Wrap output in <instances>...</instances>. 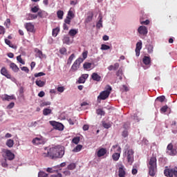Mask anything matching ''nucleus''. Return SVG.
<instances>
[{"label":"nucleus","instance_id":"f257e3e1","mask_svg":"<svg viewBox=\"0 0 177 177\" xmlns=\"http://www.w3.org/2000/svg\"><path fill=\"white\" fill-rule=\"evenodd\" d=\"M64 156V148L62 146L57 145L49 149L47 153H43L41 157L44 158H62Z\"/></svg>","mask_w":177,"mask_h":177},{"label":"nucleus","instance_id":"f03ea898","mask_svg":"<svg viewBox=\"0 0 177 177\" xmlns=\"http://www.w3.org/2000/svg\"><path fill=\"white\" fill-rule=\"evenodd\" d=\"M106 91H102L97 97L98 100H106L111 93L112 88L110 85H106L105 87Z\"/></svg>","mask_w":177,"mask_h":177},{"label":"nucleus","instance_id":"7ed1b4c3","mask_svg":"<svg viewBox=\"0 0 177 177\" xmlns=\"http://www.w3.org/2000/svg\"><path fill=\"white\" fill-rule=\"evenodd\" d=\"M164 175L166 177H177V170L175 168L166 166L164 170Z\"/></svg>","mask_w":177,"mask_h":177},{"label":"nucleus","instance_id":"20e7f679","mask_svg":"<svg viewBox=\"0 0 177 177\" xmlns=\"http://www.w3.org/2000/svg\"><path fill=\"white\" fill-rule=\"evenodd\" d=\"M133 154H135V151L133 149H126L124 151V156L127 157V160L129 164H132L134 160Z\"/></svg>","mask_w":177,"mask_h":177},{"label":"nucleus","instance_id":"39448f33","mask_svg":"<svg viewBox=\"0 0 177 177\" xmlns=\"http://www.w3.org/2000/svg\"><path fill=\"white\" fill-rule=\"evenodd\" d=\"M84 62V59L81 57L77 58L72 65L71 68V71L73 73L77 71L80 68V66H81V63Z\"/></svg>","mask_w":177,"mask_h":177},{"label":"nucleus","instance_id":"423d86ee","mask_svg":"<svg viewBox=\"0 0 177 177\" xmlns=\"http://www.w3.org/2000/svg\"><path fill=\"white\" fill-rule=\"evenodd\" d=\"M75 17V15L74 14L73 10L70 9V10L68 12L66 18L64 19V23H66V24H71V20H73V19H74Z\"/></svg>","mask_w":177,"mask_h":177},{"label":"nucleus","instance_id":"0eeeda50","mask_svg":"<svg viewBox=\"0 0 177 177\" xmlns=\"http://www.w3.org/2000/svg\"><path fill=\"white\" fill-rule=\"evenodd\" d=\"M50 125L53 127L55 129H57L58 131H63L64 126L63 124L60 122H57L56 121H50Z\"/></svg>","mask_w":177,"mask_h":177},{"label":"nucleus","instance_id":"6e6552de","mask_svg":"<svg viewBox=\"0 0 177 177\" xmlns=\"http://www.w3.org/2000/svg\"><path fill=\"white\" fill-rule=\"evenodd\" d=\"M167 153L169 156H175L177 153L176 148L174 147L172 143H169L167 147Z\"/></svg>","mask_w":177,"mask_h":177},{"label":"nucleus","instance_id":"1a4fd4ad","mask_svg":"<svg viewBox=\"0 0 177 177\" xmlns=\"http://www.w3.org/2000/svg\"><path fill=\"white\" fill-rule=\"evenodd\" d=\"M4 153L6 154V158L7 160H8L9 161H12V160H15V153H13L11 150L6 149Z\"/></svg>","mask_w":177,"mask_h":177},{"label":"nucleus","instance_id":"9d476101","mask_svg":"<svg viewBox=\"0 0 177 177\" xmlns=\"http://www.w3.org/2000/svg\"><path fill=\"white\" fill-rule=\"evenodd\" d=\"M95 154L98 158L103 157L107 154V149L105 148H100L98 151L95 152Z\"/></svg>","mask_w":177,"mask_h":177},{"label":"nucleus","instance_id":"9b49d317","mask_svg":"<svg viewBox=\"0 0 177 177\" xmlns=\"http://www.w3.org/2000/svg\"><path fill=\"white\" fill-rule=\"evenodd\" d=\"M1 75H3L4 77H6V78H8V80L12 79V75H10V73H9V71H8V70L5 67H3L1 69Z\"/></svg>","mask_w":177,"mask_h":177},{"label":"nucleus","instance_id":"f8f14e48","mask_svg":"<svg viewBox=\"0 0 177 177\" xmlns=\"http://www.w3.org/2000/svg\"><path fill=\"white\" fill-rule=\"evenodd\" d=\"M147 167H157V158L156 156H152L150 158Z\"/></svg>","mask_w":177,"mask_h":177},{"label":"nucleus","instance_id":"ddd939ff","mask_svg":"<svg viewBox=\"0 0 177 177\" xmlns=\"http://www.w3.org/2000/svg\"><path fill=\"white\" fill-rule=\"evenodd\" d=\"M142 49V41H138L136 47V56H140V50Z\"/></svg>","mask_w":177,"mask_h":177},{"label":"nucleus","instance_id":"4468645a","mask_svg":"<svg viewBox=\"0 0 177 177\" xmlns=\"http://www.w3.org/2000/svg\"><path fill=\"white\" fill-rule=\"evenodd\" d=\"M138 31L140 35H147V28L146 26H141L138 28Z\"/></svg>","mask_w":177,"mask_h":177},{"label":"nucleus","instance_id":"2eb2a0df","mask_svg":"<svg viewBox=\"0 0 177 177\" xmlns=\"http://www.w3.org/2000/svg\"><path fill=\"white\" fill-rule=\"evenodd\" d=\"M149 174L150 176H156L157 174V167H148Z\"/></svg>","mask_w":177,"mask_h":177},{"label":"nucleus","instance_id":"dca6fc26","mask_svg":"<svg viewBox=\"0 0 177 177\" xmlns=\"http://www.w3.org/2000/svg\"><path fill=\"white\" fill-rule=\"evenodd\" d=\"M25 28H26L27 31H28L29 32H34L35 31V27L32 23H26L25 24Z\"/></svg>","mask_w":177,"mask_h":177},{"label":"nucleus","instance_id":"f3484780","mask_svg":"<svg viewBox=\"0 0 177 177\" xmlns=\"http://www.w3.org/2000/svg\"><path fill=\"white\" fill-rule=\"evenodd\" d=\"M89 77L88 74H83L82 75L78 80L79 84H85V81H86L87 78Z\"/></svg>","mask_w":177,"mask_h":177},{"label":"nucleus","instance_id":"a211bd4d","mask_svg":"<svg viewBox=\"0 0 177 177\" xmlns=\"http://www.w3.org/2000/svg\"><path fill=\"white\" fill-rule=\"evenodd\" d=\"M91 78L93 81H96L97 82H100V81H102V77L97 73H93Z\"/></svg>","mask_w":177,"mask_h":177},{"label":"nucleus","instance_id":"6ab92c4d","mask_svg":"<svg viewBox=\"0 0 177 177\" xmlns=\"http://www.w3.org/2000/svg\"><path fill=\"white\" fill-rule=\"evenodd\" d=\"M32 143H33V145H45V141H44L42 140V138H35V139L32 140Z\"/></svg>","mask_w":177,"mask_h":177},{"label":"nucleus","instance_id":"aec40b11","mask_svg":"<svg viewBox=\"0 0 177 177\" xmlns=\"http://www.w3.org/2000/svg\"><path fill=\"white\" fill-rule=\"evenodd\" d=\"M126 172H125V169L124 168V166H121L119 167L118 170V176L119 177H125Z\"/></svg>","mask_w":177,"mask_h":177},{"label":"nucleus","instance_id":"412c9836","mask_svg":"<svg viewBox=\"0 0 177 177\" xmlns=\"http://www.w3.org/2000/svg\"><path fill=\"white\" fill-rule=\"evenodd\" d=\"M2 100H6L7 102H10V100H13L15 99V95H8V94H5L1 97Z\"/></svg>","mask_w":177,"mask_h":177},{"label":"nucleus","instance_id":"4be33fe9","mask_svg":"<svg viewBox=\"0 0 177 177\" xmlns=\"http://www.w3.org/2000/svg\"><path fill=\"white\" fill-rule=\"evenodd\" d=\"M142 62L144 64H145V66H149V64L151 63V59L150 57L145 56L142 59Z\"/></svg>","mask_w":177,"mask_h":177},{"label":"nucleus","instance_id":"5701e85b","mask_svg":"<svg viewBox=\"0 0 177 177\" xmlns=\"http://www.w3.org/2000/svg\"><path fill=\"white\" fill-rule=\"evenodd\" d=\"M10 68L12 70V71H14L15 73H19V70H20L19 68V66H17V65H16V64L12 62L10 64Z\"/></svg>","mask_w":177,"mask_h":177},{"label":"nucleus","instance_id":"b1692460","mask_svg":"<svg viewBox=\"0 0 177 177\" xmlns=\"http://www.w3.org/2000/svg\"><path fill=\"white\" fill-rule=\"evenodd\" d=\"M120 67V64L118 63H115L114 64V65H111L108 67V70H109V71H115L116 70H118V68Z\"/></svg>","mask_w":177,"mask_h":177},{"label":"nucleus","instance_id":"393cba45","mask_svg":"<svg viewBox=\"0 0 177 177\" xmlns=\"http://www.w3.org/2000/svg\"><path fill=\"white\" fill-rule=\"evenodd\" d=\"M35 84L37 86H39V88H42V87L45 86L46 82L41 80H37L35 82Z\"/></svg>","mask_w":177,"mask_h":177},{"label":"nucleus","instance_id":"a878e982","mask_svg":"<svg viewBox=\"0 0 177 177\" xmlns=\"http://www.w3.org/2000/svg\"><path fill=\"white\" fill-rule=\"evenodd\" d=\"M6 145V146H8V147H13V145H15V141L12 139H9L7 140Z\"/></svg>","mask_w":177,"mask_h":177},{"label":"nucleus","instance_id":"bb28decb","mask_svg":"<svg viewBox=\"0 0 177 177\" xmlns=\"http://www.w3.org/2000/svg\"><path fill=\"white\" fill-rule=\"evenodd\" d=\"M120 156H121V154H120V153H114L112 155V158H113V161H118V160H120Z\"/></svg>","mask_w":177,"mask_h":177},{"label":"nucleus","instance_id":"cd10ccee","mask_svg":"<svg viewBox=\"0 0 177 177\" xmlns=\"http://www.w3.org/2000/svg\"><path fill=\"white\" fill-rule=\"evenodd\" d=\"M37 17H38V15L35 14H28L27 15V20H35Z\"/></svg>","mask_w":177,"mask_h":177},{"label":"nucleus","instance_id":"c85d7f7f","mask_svg":"<svg viewBox=\"0 0 177 177\" xmlns=\"http://www.w3.org/2000/svg\"><path fill=\"white\" fill-rule=\"evenodd\" d=\"M49 114H52V109L49 108H46L43 110L44 115H49Z\"/></svg>","mask_w":177,"mask_h":177},{"label":"nucleus","instance_id":"c756f323","mask_svg":"<svg viewBox=\"0 0 177 177\" xmlns=\"http://www.w3.org/2000/svg\"><path fill=\"white\" fill-rule=\"evenodd\" d=\"M100 17V20L98 21V22L96 24V27L97 28H101V27H103V18H102V17Z\"/></svg>","mask_w":177,"mask_h":177},{"label":"nucleus","instance_id":"7c9ffc66","mask_svg":"<svg viewBox=\"0 0 177 177\" xmlns=\"http://www.w3.org/2000/svg\"><path fill=\"white\" fill-rule=\"evenodd\" d=\"M81 150H82V145H78L73 149V153H78L79 151H81Z\"/></svg>","mask_w":177,"mask_h":177},{"label":"nucleus","instance_id":"2f4dec72","mask_svg":"<svg viewBox=\"0 0 177 177\" xmlns=\"http://www.w3.org/2000/svg\"><path fill=\"white\" fill-rule=\"evenodd\" d=\"M68 34L71 37H74V36L77 35V34H78V30H77L75 29H71L69 30Z\"/></svg>","mask_w":177,"mask_h":177},{"label":"nucleus","instance_id":"473e14b6","mask_svg":"<svg viewBox=\"0 0 177 177\" xmlns=\"http://www.w3.org/2000/svg\"><path fill=\"white\" fill-rule=\"evenodd\" d=\"M74 57H75V55L71 54V55L68 57V59L67 60V64H68L70 66V64H71V63H73V60H74Z\"/></svg>","mask_w":177,"mask_h":177},{"label":"nucleus","instance_id":"72a5a7b5","mask_svg":"<svg viewBox=\"0 0 177 177\" xmlns=\"http://www.w3.org/2000/svg\"><path fill=\"white\" fill-rule=\"evenodd\" d=\"M59 31H60V29L59 28H55L53 29V32H52L53 37H57V34H59Z\"/></svg>","mask_w":177,"mask_h":177},{"label":"nucleus","instance_id":"f704fd0d","mask_svg":"<svg viewBox=\"0 0 177 177\" xmlns=\"http://www.w3.org/2000/svg\"><path fill=\"white\" fill-rule=\"evenodd\" d=\"M64 15V12L62 10H58L57 12V16L58 19H59L60 20H62V19H63Z\"/></svg>","mask_w":177,"mask_h":177},{"label":"nucleus","instance_id":"c9c22d12","mask_svg":"<svg viewBox=\"0 0 177 177\" xmlns=\"http://www.w3.org/2000/svg\"><path fill=\"white\" fill-rule=\"evenodd\" d=\"M37 16H39V17H40L41 19H44V17L46 16V12H45V11H39L37 12Z\"/></svg>","mask_w":177,"mask_h":177},{"label":"nucleus","instance_id":"e433bc0d","mask_svg":"<svg viewBox=\"0 0 177 177\" xmlns=\"http://www.w3.org/2000/svg\"><path fill=\"white\" fill-rule=\"evenodd\" d=\"M140 24H142L144 26H147V25L150 24V21L149 19L143 21V19L142 18H140Z\"/></svg>","mask_w":177,"mask_h":177},{"label":"nucleus","instance_id":"4c0bfd02","mask_svg":"<svg viewBox=\"0 0 177 177\" xmlns=\"http://www.w3.org/2000/svg\"><path fill=\"white\" fill-rule=\"evenodd\" d=\"M80 140H81L80 137H75L72 140V143H74L75 145H78Z\"/></svg>","mask_w":177,"mask_h":177},{"label":"nucleus","instance_id":"58836bf2","mask_svg":"<svg viewBox=\"0 0 177 177\" xmlns=\"http://www.w3.org/2000/svg\"><path fill=\"white\" fill-rule=\"evenodd\" d=\"M96 113L97 115H105L106 114V112H104L102 109H97Z\"/></svg>","mask_w":177,"mask_h":177},{"label":"nucleus","instance_id":"ea45409f","mask_svg":"<svg viewBox=\"0 0 177 177\" xmlns=\"http://www.w3.org/2000/svg\"><path fill=\"white\" fill-rule=\"evenodd\" d=\"M51 103L49 101H44L40 104V107H45V106H50Z\"/></svg>","mask_w":177,"mask_h":177},{"label":"nucleus","instance_id":"a19ab883","mask_svg":"<svg viewBox=\"0 0 177 177\" xmlns=\"http://www.w3.org/2000/svg\"><path fill=\"white\" fill-rule=\"evenodd\" d=\"M102 127H104L106 129H109V128H111V124L102 121Z\"/></svg>","mask_w":177,"mask_h":177},{"label":"nucleus","instance_id":"79ce46f5","mask_svg":"<svg viewBox=\"0 0 177 177\" xmlns=\"http://www.w3.org/2000/svg\"><path fill=\"white\" fill-rule=\"evenodd\" d=\"M68 122L70 124V125H74V124L77 122V120L75 118H69L68 120Z\"/></svg>","mask_w":177,"mask_h":177},{"label":"nucleus","instance_id":"37998d69","mask_svg":"<svg viewBox=\"0 0 177 177\" xmlns=\"http://www.w3.org/2000/svg\"><path fill=\"white\" fill-rule=\"evenodd\" d=\"M164 100H165V96L164 95L159 96L156 100V102H160V103H162Z\"/></svg>","mask_w":177,"mask_h":177},{"label":"nucleus","instance_id":"c03bdc74","mask_svg":"<svg viewBox=\"0 0 177 177\" xmlns=\"http://www.w3.org/2000/svg\"><path fill=\"white\" fill-rule=\"evenodd\" d=\"M5 43L6 44V45H8V46H10V48H12L13 49H15V46H13V44L10 42V40L6 39H5Z\"/></svg>","mask_w":177,"mask_h":177},{"label":"nucleus","instance_id":"a18cd8bd","mask_svg":"<svg viewBox=\"0 0 177 177\" xmlns=\"http://www.w3.org/2000/svg\"><path fill=\"white\" fill-rule=\"evenodd\" d=\"M37 55L39 57V59H44V57H45V55L42 53L41 50H37Z\"/></svg>","mask_w":177,"mask_h":177},{"label":"nucleus","instance_id":"49530a36","mask_svg":"<svg viewBox=\"0 0 177 177\" xmlns=\"http://www.w3.org/2000/svg\"><path fill=\"white\" fill-rule=\"evenodd\" d=\"M76 167L75 163H71L69 165H68L67 168L68 169L73 171V169H75Z\"/></svg>","mask_w":177,"mask_h":177},{"label":"nucleus","instance_id":"de8ad7c7","mask_svg":"<svg viewBox=\"0 0 177 177\" xmlns=\"http://www.w3.org/2000/svg\"><path fill=\"white\" fill-rule=\"evenodd\" d=\"M59 53L61 55H67V49L64 47H62L59 49Z\"/></svg>","mask_w":177,"mask_h":177},{"label":"nucleus","instance_id":"09e8293b","mask_svg":"<svg viewBox=\"0 0 177 177\" xmlns=\"http://www.w3.org/2000/svg\"><path fill=\"white\" fill-rule=\"evenodd\" d=\"M83 67L84 68L88 70V68H91V67H92V64L89 62H86L84 64Z\"/></svg>","mask_w":177,"mask_h":177},{"label":"nucleus","instance_id":"8fccbe9b","mask_svg":"<svg viewBox=\"0 0 177 177\" xmlns=\"http://www.w3.org/2000/svg\"><path fill=\"white\" fill-rule=\"evenodd\" d=\"M64 44H66V45H68L70 44V37L68 36H65L63 39Z\"/></svg>","mask_w":177,"mask_h":177},{"label":"nucleus","instance_id":"3c124183","mask_svg":"<svg viewBox=\"0 0 177 177\" xmlns=\"http://www.w3.org/2000/svg\"><path fill=\"white\" fill-rule=\"evenodd\" d=\"M17 62H19V63H21V64H26V62L23 60V59L21 58V55H19L17 57Z\"/></svg>","mask_w":177,"mask_h":177},{"label":"nucleus","instance_id":"603ef678","mask_svg":"<svg viewBox=\"0 0 177 177\" xmlns=\"http://www.w3.org/2000/svg\"><path fill=\"white\" fill-rule=\"evenodd\" d=\"M113 149H117L116 151L117 153H119L121 154V147L118 146V145H113Z\"/></svg>","mask_w":177,"mask_h":177},{"label":"nucleus","instance_id":"864d4df0","mask_svg":"<svg viewBox=\"0 0 177 177\" xmlns=\"http://www.w3.org/2000/svg\"><path fill=\"white\" fill-rule=\"evenodd\" d=\"M46 172L53 174L54 172H56V170H55V167H48L46 169Z\"/></svg>","mask_w":177,"mask_h":177},{"label":"nucleus","instance_id":"5fc2aeb1","mask_svg":"<svg viewBox=\"0 0 177 177\" xmlns=\"http://www.w3.org/2000/svg\"><path fill=\"white\" fill-rule=\"evenodd\" d=\"M1 167H3V168H8V167H9L6 158H5L4 161L1 162Z\"/></svg>","mask_w":177,"mask_h":177},{"label":"nucleus","instance_id":"6e6d98bb","mask_svg":"<svg viewBox=\"0 0 177 177\" xmlns=\"http://www.w3.org/2000/svg\"><path fill=\"white\" fill-rule=\"evenodd\" d=\"M110 49L109 46H107L106 44H102L101 45V50H109Z\"/></svg>","mask_w":177,"mask_h":177},{"label":"nucleus","instance_id":"4d7b16f0","mask_svg":"<svg viewBox=\"0 0 177 177\" xmlns=\"http://www.w3.org/2000/svg\"><path fill=\"white\" fill-rule=\"evenodd\" d=\"M38 177H48V174L44 171H39L38 173Z\"/></svg>","mask_w":177,"mask_h":177},{"label":"nucleus","instance_id":"13d9d810","mask_svg":"<svg viewBox=\"0 0 177 177\" xmlns=\"http://www.w3.org/2000/svg\"><path fill=\"white\" fill-rule=\"evenodd\" d=\"M167 110H168V106L165 105L160 109V113H167Z\"/></svg>","mask_w":177,"mask_h":177},{"label":"nucleus","instance_id":"bf43d9fd","mask_svg":"<svg viewBox=\"0 0 177 177\" xmlns=\"http://www.w3.org/2000/svg\"><path fill=\"white\" fill-rule=\"evenodd\" d=\"M128 135H129V133H128V130H124L122 132V136L123 138H128Z\"/></svg>","mask_w":177,"mask_h":177},{"label":"nucleus","instance_id":"052dcab7","mask_svg":"<svg viewBox=\"0 0 177 177\" xmlns=\"http://www.w3.org/2000/svg\"><path fill=\"white\" fill-rule=\"evenodd\" d=\"M82 59H83V62L84 60H85V59H86V57H88V50H84L83 53H82Z\"/></svg>","mask_w":177,"mask_h":177},{"label":"nucleus","instance_id":"680f3d73","mask_svg":"<svg viewBox=\"0 0 177 177\" xmlns=\"http://www.w3.org/2000/svg\"><path fill=\"white\" fill-rule=\"evenodd\" d=\"M4 26L9 28V26H10V19H7L4 23Z\"/></svg>","mask_w":177,"mask_h":177},{"label":"nucleus","instance_id":"e2e57ef3","mask_svg":"<svg viewBox=\"0 0 177 177\" xmlns=\"http://www.w3.org/2000/svg\"><path fill=\"white\" fill-rule=\"evenodd\" d=\"M44 75H45V73H44V72H39L38 73L35 74V78H38V77H42Z\"/></svg>","mask_w":177,"mask_h":177},{"label":"nucleus","instance_id":"0e129e2a","mask_svg":"<svg viewBox=\"0 0 177 177\" xmlns=\"http://www.w3.org/2000/svg\"><path fill=\"white\" fill-rule=\"evenodd\" d=\"M38 10H39V8H38V6H35L31 8V12H32V13H37Z\"/></svg>","mask_w":177,"mask_h":177},{"label":"nucleus","instance_id":"69168bd1","mask_svg":"<svg viewBox=\"0 0 177 177\" xmlns=\"http://www.w3.org/2000/svg\"><path fill=\"white\" fill-rule=\"evenodd\" d=\"M130 127H131V123L129 122H126L123 125V127L124 128L125 130L129 129Z\"/></svg>","mask_w":177,"mask_h":177},{"label":"nucleus","instance_id":"338daca9","mask_svg":"<svg viewBox=\"0 0 177 177\" xmlns=\"http://www.w3.org/2000/svg\"><path fill=\"white\" fill-rule=\"evenodd\" d=\"M93 17V15L88 16L87 18L85 20L86 23H90V21H92Z\"/></svg>","mask_w":177,"mask_h":177},{"label":"nucleus","instance_id":"774afa93","mask_svg":"<svg viewBox=\"0 0 177 177\" xmlns=\"http://www.w3.org/2000/svg\"><path fill=\"white\" fill-rule=\"evenodd\" d=\"M148 53H153V46L149 45L147 47Z\"/></svg>","mask_w":177,"mask_h":177}]
</instances>
